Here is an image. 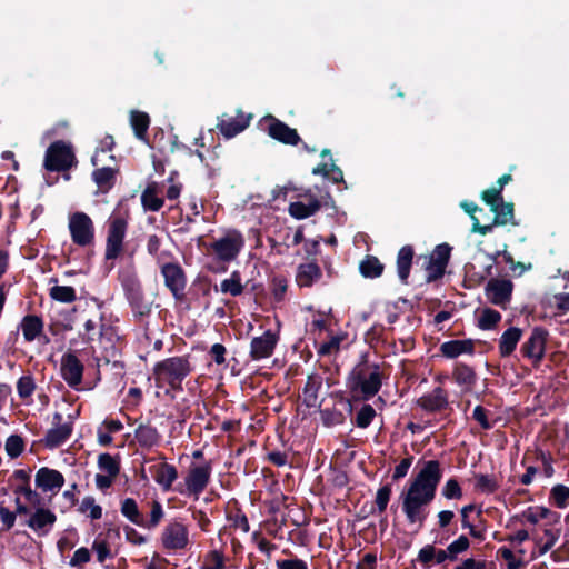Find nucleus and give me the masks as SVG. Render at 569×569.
<instances>
[{
	"mask_svg": "<svg viewBox=\"0 0 569 569\" xmlns=\"http://www.w3.org/2000/svg\"><path fill=\"white\" fill-rule=\"evenodd\" d=\"M441 477L440 463L437 460L425 461L407 490L402 492V510L410 523H423L427 507L435 499Z\"/></svg>",
	"mask_w": 569,
	"mask_h": 569,
	"instance_id": "obj_1",
	"label": "nucleus"
},
{
	"mask_svg": "<svg viewBox=\"0 0 569 569\" xmlns=\"http://www.w3.org/2000/svg\"><path fill=\"white\" fill-rule=\"evenodd\" d=\"M350 388L360 392L365 399L373 397L381 387V372L377 365L357 366L349 378Z\"/></svg>",
	"mask_w": 569,
	"mask_h": 569,
	"instance_id": "obj_2",
	"label": "nucleus"
},
{
	"mask_svg": "<svg viewBox=\"0 0 569 569\" xmlns=\"http://www.w3.org/2000/svg\"><path fill=\"white\" fill-rule=\"evenodd\" d=\"M243 234L236 229L224 230L220 236L213 238L209 244V251L220 262L233 261L244 247Z\"/></svg>",
	"mask_w": 569,
	"mask_h": 569,
	"instance_id": "obj_3",
	"label": "nucleus"
},
{
	"mask_svg": "<svg viewBox=\"0 0 569 569\" xmlns=\"http://www.w3.org/2000/svg\"><path fill=\"white\" fill-rule=\"evenodd\" d=\"M190 371L189 361L182 357L166 359L154 367V376L158 383H168L174 389L181 387L182 380Z\"/></svg>",
	"mask_w": 569,
	"mask_h": 569,
	"instance_id": "obj_4",
	"label": "nucleus"
},
{
	"mask_svg": "<svg viewBox=\"0 0 569 569\" xmlns=\"http://www.w3.org/2000/svg\"><path fill=\"white\" fill-rule=\"evenodd\" d=\"M76 157L70 143L56 141L46 151L44 168L49 171H64L73 167Z\"/></svg>",
	"mask_w": 569,
	"mask_h": 569,
	"instance_id": "obj_5",
	"label": "nucleus"
},
{
	"mask_svg": "<svg viewBox=\"0 0 569 569\" xmlns=\"http://www.w3.org/2000/svg\"><path fill=\"white\" fill-rule=\"evenodd\" d=\"M211 477V467L209 463L196 466L192 465L184 478L183 486L180 485L177 490L186 496H192L194 499L206 489Z\"/></svg>",
	"mask_w": 569,
	"mask_h": 569,
	"instance_id": "obj_6",
	"label": "nucleus"
},
{
	"mask_svg": "<svg viewBox=\"0 0 569 569\" xmlns=\"http://www.w3.org/2000/svg\"><path fill=\"white\" fill-rule=\"evenodd\" d=\"M69 231L72 241L80 246L86 247L93 242L94 226L91 218L84 212H74L69 217Z\"/></svg>",
	"mask_w": 569,
	"mask_h": 569,
	"instance_id": "obj_7",
	"label": "nucleus"
},
{
	"mask_svg": "<svg viewBox=\"0 0 569 569\" xmlns=\"http://www.w3.org/2000/svg\"><path fill=\"white\" fill-rule=\"evenodd\" d=\"M127 224V220L122 217H112L110 219L104 252L107 260L117 259L121 254Z\"/></svg>",
	"mask_w": 569,
	"mask_h": 569,
	"instance_id": "obj_8",
	"label": "nucleus"
},
{
	"mask_svg": "<svg viewBox=\"0 0 569 569\" xmlns=\"http://www.w3.org/2000/svg\"><path fill=\"white\" fill-rule=\"evenodd\" d=\"M162 546L168 550H181L189 543V531L180 521H170L161 533Z\"/></svg>",
	"mask_w": 569,
	"mask_h": 569,
	"instance_id": "obj_9",
	"label": "nucleus"
},
{
	"mask_svg": "<svg viewBox=\"0 0 569 569\" xmlns=\"http://www.w3.org/2000/svg\"><path fill=\"white\" fill-rule=\"evenodd\" d=\"M161 273L164 278L167 288L171 291L177 300L184 298V289L187 279L184 271L178 263H164L161 267Z\"/></svg>",
	"mask_w": 569,
	"mask_h": 569,
	"instance_id": "obj_10",
	"label": "nucleus"
},
{
	"mask_svg": "<svg viewBox=\"0 0 569 569\" xmlns=\"http://www.w3.org/2000/svg\"><path fill=\"white\" fill-rule=\"evenodd\" d=\"M262 122L271 138L292 146H296L299 142L300 137L297 130L288 127L274 117L268 116L263 118Z\"/></svg>",
	"mask_w": 569,
	"mask_h": 569,
	"instance_id": "obj_11",
	"label": "nucleus"
},
{
	"mask_svg": "<svg viewBox=\"0 0 569 569\" xmlns=\"http://www.w3.org/2000/svg\"><path fill=\"white\" fill-rule=\"evenodd\" d=\"M63 417L61 413L53 415V427L47 431L43 443L47 448L53 449L63 445L72 433V425L62 422Z\"/></svg>",
	"mask_w": 569,
	"mask_h": 569,
	"instance_id": "obj_12",
	"label": "nucleus"
},
{
	"mask_svg": "<svg viewBox=\"0 0 569 569\" xmlns=\"http://www.w3.org/2000/svg\"><path fill=\"white\" fill-rule=\"evenodd\" d=\"M278 336L270 330L260 337H254L250 343V357L254 361L269 358L278 343Z\"/></svg>",
	"mask_w": 569,
	"mask_h": 569,
	"instance_id": "obj_13",
	"label": "nucleus"
},
{
	"mask_svg": "<svg viewBox=\"0 0 569 569\" xmlns=\"http://www.w3.org/2000/svg\"><path fill=\"white\" fill-rule=\"evenodd\" d=\"M250 120L251 116H246L241 111H238L234 117L223 113L219 118L217 128L226 138L230 139L242 132L249 126Z\"/></svg>",
	"mask_w": 569,
	"mask_h": 569,
	"instance_id": "obj_14",
	"label": "nucleus"
},
{
	"mask_svg": "<svg viewBox=\"0 0 569 569\" xmlns=\"http://www.w3.org/2000/svg\"><path fill=\"white\" fill-rule=\"evenodd\" d=\"M451 248L447 244H439L432 251L427 267V279L433 281L442 277L448 264Z\"/></svg>",
	"mask_w": 569,
	"mask_h": 569,
	"instance_id": "obj_15",
	"label": "nucleus"
},
{
	"mask_svg": "<svg viewBox=\"0 0 569 569\" xmlns=\"http://www.w3.org/2000/svg\"><path fill=\"white\" fill-rule=\"evenodd\" d=\"M61 376L71 388H78L82 380L83 365L72 353H67L61 358Z\"/></svg>",
	"mask_w": 569,
	"mask_h": 569,
	"instance_id": "obj_16",
	"label": "nucleus"
},
{
	"mask_svg": "<svg viewBox=\"0 0 569 569\" xmlns=\"http://www.w3.org/2000/svg\"><path fill=\"white\" fill-rule=\"evenodd\" d=\"M28 515L29 519L26 521V525L39 536H46L57 520L56 515L47 508H38Z\"/></svg>",
	"mask_w": 569,
	"mask_h": 569,
	"instance_id": "obj_17",
	"label": "nucleus"
},
{
	"mask_svg": "<svg viewBox=\"0 0 569 569\" xmlns=\"http://www.w3.org/2000/svg\"><path fill=\"white\" fill-rule=\"evenodd\" d=\"M34 482L42 491L57 493L63 487L64 478L58 470L42 467L37 471Z\"/></svg>",
	"mask_w": 569,
	"mask_h": 569,
	"instance_id": "obj_18",
	"label": "nucleus"
},
{
	"mask_svg": "<svg viewBox=\"0 0 569 569\" xmlns=\"http://www.w3.org/2000/svg\"><path fill=\"white\" fill-rule=\"evenodd\" d=\"M512 282L507 279H491L486 287L488 299L497 305L505 307L511 297Z\"/></svg>",
	"mask_w": 569,
	"mask_h": 569,
	"instance_id": "obj_19",
	"label": "nucleus"
},
{
	"mask_svg": "<svg viewBox=\"0 0 569 569\" xmlns=\"http://www.w3.org/2000/svg\"><path fill=\"white\" fill-rule=\"evenodd\" d=\"M117 173L118 169L106 163L103 160L92 172V180L97 184L98 190L106 193L114 186Z\"/></svg>",
	"mask_w": 569,
	"mask_h": 569,
	"instance_id": "obj_20",
	"label": "nucleus"
},
{
	"mask_svg": "<svg viewBox=\"0 0 569 569\" xmlns=\"http://www.w3.org/2000/svg\"><path fill=\"white\" fill-rule=\"evenodd\" d=\"M150 472L154 481L163 489L169 490L178 478V471L174 466L167 462H159L150 467Z\"/></svg>",
	"mask_w": 569,
	"mask_h": 569,
	"instance_id": "obj_21",
	"label": "nucleus"
},
{
	"mask_svg": "<svg viewBox=\"0 0 569 569\" xmlns=\"http://www.w3.org/2000/svg\"><path fill=\"white\" fill-rule=\"evenodd\" d=\"M305 197L308 199L307 203L302 201L290 203L288 211L291 217L301 220L313 216L320 210V202L315 196L308 192Z\"/></svg>",
	"mask_w": 569,
	"mask_h": 569,
	"instance_id": "obj_22",
	"label": "nucleus"
},
{
	"mask_svg": "<svg viewBox=\"0 0 569 569\" xmlns=\"http://www.w3.org/2000/svg\"><path fill=\"white\" fill-rule=\"evenodd\" d=\"M546 333L541 329H535L530 338L523 343L522 352L535 361L541 359L545 352Z\"/></svg>",
	"mask_w": 569,
	"mask_h": 569,
	"instance_id": "obj_23",
	"label": "nucleus"
},
{
	"mask_svg": "<svg viewBox=\"0 0 569 569\" xmlns=\"http://www.w3.org/2000/svg\"><path fill=\"white\" fill-rule=\"evenodd\" d=\"M111 329L102 323L101 317L87 319L84 322L83 337L88 341L102 340L107 337L110 340Z\"/></svg>",
	"mask_w": 569,
	"mask_h": 569,
	"instance_id": "obj_24",
	"label": "nucleus"
},
{
	"mask_svg": "<svg viewBox=\"0 0 569 569\" xmlns=\"http://www.w3.org/2000/svg\"><path fill=\"white\" fill-rule=\"evenodd\" d=\"M418 405L427 411H439L447 407L448 399L443 389L436 388L432 392L422 396Z\"/></svg>",
	"mask_w": 569,
	"mask_h": 569,
	"instance_id": "obj_25",
	"label": "nucleus"
},
{
	"mask_svg": "<svg viewBox=\"0 0 569 569\" xmlns=\"http://www.w3.org/2000/svg\"><path fill=\"white\" fill-rule=\"evenodd\" d=\"M321 277L320 268L312 262L300 264L296 280L300 287H310Z\"/></svg>",
	"mask_w": 569,
	"mask_h": 569,
	"instance_id": "obj_26",
	"label": "nucleus"
},
{
	"mask_svg": "<svg viewBox=\"0 0 569 569\" xmlns=\"http://www.w3.org/2000/svg\"><path fill=\"white\" fill-rule=\"evenodd\" d=\"M159 194L160 190L158 183H149L141 194L143 208L150 211H159L163 206V199Z\"/></svg>",
	"mask_w": 569,
	"mask_h": 569,
	"instance_id": "obj_27",
	"label": "nucleus"
},
{
	"mask_svg": "<svg viewBox=\"0 0 569 569\" xmlns=\"http://www.w3.org/2000/svg\"><path fill=\"white\" fill-rule=\"evenodd\" d=\"M441 352L448 358H456L462 353H471L473 343L471 340H451L441 345Z\"/></svg>",
	"mask_w": 569,
	"mask_h": 569,
	"instance_id": "obj_28",
	"label": "nucleus"
},
{
	"mask_svg": "<svg viewBox=\"0 0 569 569\" xmlns=\"http://www.w3.org/2000/svg\"><path fill=\"white\" fill-rule=\"evenodd\" d=\"M20 329L24 339L31 342L42 332L43 322L37 316H26L20 323Z\"/></svg>",
	"mask_w": 569,
	"mask_h": 569,
	"instance_id": "obj_29",
	"label": "nucleus"
},
{
	"mask_svg": "<svg viewBox=\"0 0 569 569\" xmlns=\"http://www.w3.org/2000/svg\"><path fill=\"white\" fill-rule=\"evenodd\" d=\"M413 250L409 246L402 247L398 252L397 271L400 280L406 283L410 273Z\"/></svg>",
	"mask_w": 569,
	"mask_h": 569,
	"instance_id": "obj_30",
	"label": "nucleus"
},
{
	"mask_svg": "<svg viewBox=\"0 0 569 569\" xmlns=\"http://www.w3.org/2000/svg\"><path fill=\"white\" fill-rule=\"evenodd\" d=\"M136 439L141 447L151 448L159 442L160 436L158 430L149 425H140L136 429Z\"/></svg>",
	"mask_w": 569,
	"mask_h": 569,
	"instance_id": "obj_31",
	"label": "nucleus"
},
{
	"mask_svg": "<svg viewBox=\"0 0 569 569\" xmlns=\"http://www.w3.org/2000/svg\"><path fill=\"white\" fill-rule=\"evenodd\" d=\"M521 338V330L518 328H509L506 330L499 343V349L501 356L506 357L511 355V352L516 349L518 341Z\"/></svg>",
	"mask_w": 569,
	"mask_h": 569,
	"instance_id": "obj_32",
	"label": "nucleus"
},
{
	"mask_svg": "<svg viewBox=\"0 0 569 569\" xmlns=\"http://www.w3.org/2000/svg\"><path fill=\"white\" fill-rule=\"evenodd\" d=\"M121 513L130 520L132 523L140 527V525H146V518L139 511L138 505L134 499L126 498L121 502Z\"/></svg>",
	"mask_w": 569,
	"mask_h": 569,
	"instance_id": "obj_33",
	"label": "nucleus"
},
{
	"mask_svg": "<svg viewBox=\"0 0 569 569\" xmlns=\"http://www.w3.org/2000/svg\"><path fill=\"white\" fill-rule=\"evenodd\" d=\"M30 509L23 505L19 498L16 499V511H10L6 507H0V518L6 529H11L16 522L17 515H28Z\"/></svg>",
	"mask_w": 569,
	"mask_h": 569,
	"instance_id": "obj_34",
	"label": "nucleus"
},
{
	"mask_svg": "<svg viewBox=\"0 0 569 569\" xmlns=\"http://www.w3.org/2000/svg\"><path fill=\"white\" fill-rule=\"evenodd\" d=\"M130 124L134 130L136 137L143 140L150 124V118L146 112L133 110L130 112Z\"/></svg>",
	"mask_w": 569,
	"mask_h": 569,
	"instance_id": "obj_35",
	"label": "nucleus"
},
{
	"mask_svg": "<svg viewBox=\"0 0 569 569\" xmlns=\"http://www.w3.org/2000/svg\"><path fill=\"white\" fill-rule=\"evenodd\" d=\"M98 467L100 473L117 478L120 472V463L118 459L110 453H101L98 457Z\"/></svg>",
	"mask_w": 569,
	"mask_h": 569,
	"instance_id": "obj_36",
	"label": "nucleus"
},
{
	"mask_svg": "<svg viewBox=\"0 0 569 569\" xmlns=\"http://www.w3.org/2000/svg\"><path fill=\"white\" fill-rule=\"evenodd\" d=\"M495 213L492 227L496 224H506L513 218V206L512 203H505L500 201L491 208Z\"/></svg>",
	"mask_w": 569,
	"mask_h": 569,
	"instance_id": "obj_37",
	"label": "nucleus"
},
{
	"mask_svg": "<svg viewBox=\"0 0 569 569\" xmlns=\"http://www.w3.org/2000/svg\"><path fill=\"white\" fill-rule=\"evenodd\" d=\"M220 290L221 292L229 293L233 297L241 295L243 291V286L241 283L240 273L238 271H233L230 278L222 280Z\"/></svg>",
	"mask_w": 569,
	"mask_h": 569,
	"instance_id": "obj_38",
	"label": "nucleus"
},
{
	"mask_svg": "<svg viewBox=\"0 0 569 569\" xmlns=\"http://www.w3.org/2000/svg\"><path fill=\"white\" fill-rule=\"evenodd\" d=\"M455 381L466 388H470L476 381L473 370L466 365H458L453 372Z\"/></svg>",
	"mask_w": 569,
	"mask_h": 569,
	"instance_id": "obj_39",
	"label": "nucleus"
},
{
	"mask_svg": "<svg viewBox=\"0 0 569 569\" xmlns=\"http://www.w3.org/2000/svg\"><path fill=\"white\" fill-rule=\"evenodd\" d=\"M79 511L87 515L92 520H98L102 517V508L96 502L93 497H84L79 506Z\"/></svg>",
	"mask_w": 569,
	"mask_h": 569,
	"instance_id": "obj_40",
	"label": "nucleus"
},
{
	"mask_svg": "<svg viewBox=\"0 0 569 569\" xmlns=\"http://www.w3.org/2000/svg\"><path fill=\"white\" fill-rule=\"evenodd\" d=\"M382 270H383L382 263L376 257H372V256L367 257L360 263L361 273L368 278L379 277L382 273Z\"/></svg>",
	"mask_w": 569,
	"mask_h": 569,
	"instance_id": "obj_41",
	"label": "nucleus"
},
{
	"mask_svg": "<svg viewBox=\"0 0 569 569\" xmlns=\"http://www.w3.org/2000/svg\"><path fill=\"white\" fill-rule=\"evenodd\" d=\"M461 207L471 216L472 219V232H478L480 234H487L492 230V224L481 226L479 219L475 216V212L478 210V206L473 202H462Z\"/></svg>",
	"mask_w": 569,
	"mask_h": 569,
	"instance_id": "obj_42",
	"label": "nucleus"
},
{
	"mask_svg": "<svg viewBox=\"0 0 569 569\" xmlns=\"http://www.w3.org/2000/svg\"><path fill=\"white\" fill-rule=\"evenodd\" d=\"M50 297L57 301L69 303L76 300V290L69 286H54L50 289Z\"/></svg>",
	"mask_w": 569,
	"mask_h": 569,
	"instance_id": "obj_43",
	"label": "nucleus"
},
{
	"mask_svg": "<svg viewBox=\"0 0 569 569\" xmlns=\"http://www.w3.org/2000/svg\"><path fill=\"white\" fill-rule=\"evenodd\" d=\"M550 498L558 508L569 506V487L563 485L555 486L550 491Z\"/></svg>",
	"mask_w": 569,
	"mask_h": 569,
	"instance_id": "obj_44",
	"label": "nucleus"
},
{
	"mask_svg": "<svg viewBox=\"0 0 569 569\" xmlns=\"http://www.w3.org/2000/svg\"><path fill=\"white\" fill-rule=\"evenodd\" d=\"M501 319L498 311L485 309L478 318V326L483 330L492 329Z\"/></svg>",
	"mask_w": 569,
	"mask_h": 569,
	"instance_id": "obj_45",
	"label": "nucleus"
},
{
	"mask_svg": "<svg viewBox=\"0 0 569 569\" xmlns=\"http://www.w3.org/2000/svg\"><path fill=\"white\" fill-rule=\"evenodd\" d=\"M16 493H22L26 501L28 502L29 506H27L30 510L31 508H34L36 510L38 508H43L42 507V498L40 497V495L32 490L29 486H21V487H18L16 489Z\"/></svg>",
	"mask_w": 569,
	"mask_h": 569,
	"instance_id": "obj_46",
	"label": "nucleus"
},
{
	"mask_svg": "<svg viewBox=\"0 0 569 569\" xmlns=\"http://www.w3.org/2000/svg\"><path fill=\"white\" fill-rule=\"evenodd\" d=\"M4 449H6L7 455L10 458L19 457L24 449V443H23L22 438L18 435L9 436L6 441Z\"/></svg>",
	"mask_w": 569,
	"mask_h": 569,
	"instance_id": "obj_47",
	"label": "nucleus"
},
{
	"mask_svg": "<svg viewBox=\"0 0 569 569\" xmlns=\"http://www.w3.org/2000/svg\"><path fill=\"white\" fill-rule=\"evenodd\" d=\"M164 516L161 503L157 500L151 502L150 519H146V525H140L142 528L153 529L156 528Z\"/></svg>",
	"mask_w": 569,
	"mask_h": 569,
	"instance_id": "obj_48",
	"label": "nucleus"
},
{
	"mask_svg": "<svg viewBox=\"0 0 569 569\" xmlns=\"http://www.w3.org/2000/svg\"><path fill=\"white\" fill-rule=\"evenodd\" d=\"M114 146L113 138L111 136H107L101 140L100 148L96 151V153L91 158V162L94 167L100 166L103 162V157L112 150Z\"/></svg>",
	"mask_w": 569,
	"mask_h": 569,
	"instance_id": "obj_49",
	"label": "nucleus"
},
{
	"mask_svg": "<svg viewBox=\"0 0 569 569\" xmlns=\"http://www.w3.org/2000/svg\"><path fill=\"white\" fill-rule=\"evenodd\" d=\"M36 389V383L30 375L22 376L17 382V391L21 399L31 397Z\"/></svg>",
	"mask_w": 569,
	"mask_h": 569,
	"instance_id": "obj_50",
	"label": "nucleus"
},
{
	"mask_svg": "<svg viewBox=\"0 0 569 569\" xmlns=\"http://www.w3.org/2000/svg\"><path fill=\"white\" fill-rule=\"evenodd\" d=\"M550 515H552V512L549 509L545 507H535L527 509L522 513V517L526 519V521L536 525L540 520L548 518Z\"/></svg>",
	"mask_w": 569,
	"mask_h": 569,
	"instance_id": "obj_51",
	"label": "nucleus"
},
{
	"mask_svg": "<svg viewBox=\"0 0 569 569\" xmlns=\"http://www.w3.org/2000/svg\"><path fill=\"white\" fill-rule=\"evenodd\" d=\"M342 338L339 336H332L328 341L320 345L318 353L321 356H331L338 353Z\"/></svg>",
	"mask_w": 569,
	"mask_h": 569,
	"instance_id": "obj_52",
	"label": "nucleus"
},
{
	"mask_svg": "<svg viewBox=\"0 0 569 569\" xmlns=\"http://www.w3.org/2000/svg\"><path fill=\"white\" fill-rule=\"evenodd\" d=\"M476 488L485 493H491L497 489V482L487 475L476 476Z\"/></svg>",
	"mask_w": 569,
	"mask_h": 569,
	"instance_id": "obj_53",
	"label": "nucleus"
},
{
	"mask_svg": "<svg viewBox=\"0 0 569 569\" xmlns=\"http://www.w3.org/2000/svg\"><path fill=\"white\" fill-rule=\"evenodd\" d=\"M375 416V409L370 405H365L357 415V426L360 428H367Z\"/></svg>",
	"mask_w": 569,
	"mask_h": 569,
	"instance_id": "obj_54",
	"label": "nucleus"
},
{
	"mask_svg": "<svg viewBox=\"0 0 569 569\" xmlns=\"http://www.w3.org/2000/svg\"><path fill=\"white\" fill-rule=\"evenodd\" d=\"M390 496H391V487L389 485L381 487L377 491L375 502H376V506H377L379 512L382 513L387 509L388 502L390 500Z\"/></svg>",
	"mask_w": 569,
	"mask_h": 569,
	"instance_id": "obj_55",
	"label": "nucleus"
},
{
	"mask_svg": "<svg viewBox=\"0 0 569 569\" xmlns=\"http://www.w3.org/2000/svg\"><path fill=\"white\" fill-rule=\"evenodd\" d=\"M442 495L447 499H460L462 491L458 481L456 479H449L442 488Z\"/></svg>",
	"mask_w": 569,
	"mask_h": 569,
	"instance_id": "obj_56",
	"label": "nucleus"
},
{
	"mask_svg": "<svg viewBox=\"0 0 569 569\" xmlns=\"http://www.w3.org/2000/svg\"><path fill=\"white\" fill-rule=\"evenodd\" d=\"M469 547V540L466 536H460L457 540L451 542L448 546V552L450 553V559H455L456 556L460 552H463Z\"/></svg>",
	"mask_w": 569,
	"mask_h": 569,
	"instance_id": "obj_57",
	"label": "nucleus"
},
{
	"mask_svg": "<svg viewBox=\"0 0 569 569\" xmlns=\"http://www.w3.org/2000/svg\"><path fill=\"white\" fill-rule=\"evenodd\" d=\"M92 549L96 551L99 562H103L111 557L110 549L104 540L96 539Z\"/></svg>",
	"mask_w": 569,
	"mask_h": 569,
	"instance_id": "obj_58",
	"label": "nucleus"
},
{
	"mask_svg": "<svg viewBox=\"0 0 569 569\" xmlns=\"http://www.w3.org/2000/svg\"><path fill=\"white\" fill-rule=\"evenodd\" d=\"M412 461H413V457H407V458L402 459L400 461V463L396 466L392 478L395 480L403 478L408 473V470L411 467Z\"/></svg>",
	"mask_w": 569,
	"mask_h": 569,
	"instance_id": "obj_59",
	"label": "nucleus"
},
{
	"mask_svg": "<svg viewBox=\"0 0 569 569\" xmlns=\"http://www.w3.org/2000/svg\"><path fill=\"white\" fill-rule=\"evenodd\" d=\"M499 552L501 557L508 562V569H520L522 561L516 559L513 552L508 548H500Z\"/></svg>",
	"mask_w": 569,
	"mask_h": 569,
	"instance_id": "obj_60",
	"label": "nucleus"
},
{
	"mask_svg": "<svg viewBox=\"0 0 569 569\" xmlns=\"http://www.w3.org/2000/svg\"><path fill=\"white\" fill-rule=\"evenodd\" d=\"M500 189L493 187L482 192V200L486 201L491 208L500 202Z\"/></svg>",
	"mask_w": 569,
	"mask_h": 569,
	"instance_id": "obj_61",
	"label": "nucleus"
},
{
	"mask_svg": "<svg viewBox=\"0 0 569 569\" xmlns=\"http://www.w3.org/2000/svg\"><path fill=\"white\" fill-rule=\"evenodd\" d=\"M278 569H308L307 563L301 559H286L277 561Z\"/></svg>",
	"mask_w": 569,
	"mask_h": 569,
	"instance_id": "obj_62",
	"label": "nucleus"
},
{
	"mask_svg": "<svg viewBox=\"0 0 569 569\" xmlns=\"http://www.w3.org/2000/svg\"><path fill=\"white\" fill-rule=\"evenodd\" d=\"M90 560V552L87 548H80L78 550L74 551L71 560H70V565L71 566H77V565H80V563H86Z\"/></svg>",
	"mask_w": 569,
	"mask_h": 569,
	"instance_id": "obj_63",
	"label": "nucleus"
},
{
	"mask_svg": "<svg viewBox=\"0 0 569 569\" xmlns=\"http://www.w3.org/2000/svg\"><path fill=\"white\" fill-rule=\"evenodd\" d=\"M210 563L204 565L202 569H223L224 568V560L220 552L212 551L210 553Z\"/></svg>",
	"mask_w": 569,
	"mask_h": 569,
	"instance_id": "obj_64",
	"label": "nucleus"
}]
</instances>
